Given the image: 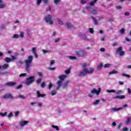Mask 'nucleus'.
Here are the masks:
<instances>
[{"label":"nucleus","instance_id":"56","mask_svg":"<svg viewBox=\"0 0 131 131\" xmlns=\"http://www.w3.org/2000/svg\"><path fill=\"white\" fill-rule=\"evenodd\" d=\"M17 98H21V99H25V97H24V96L23 95H19Z\"/></svg>","mask_w":131,"mask_h":131},{"label":"nucleus","instance_id":"46","mask_svg":"<svg viewBox=\"0 0 131 131\" xmlns=\"http://www.w3.org/2000/svg\"><path fill=\"white\" fill-rule=\"evenodd\" d=\"M127 91L128 92V94L129 95H131V90H130V88H127Z\"/></svg>","mask_w":131,"mask_h":131},{"label":"nucleus","instance_id":"42","mask_svg":"<svg viewBox=\"0 0 131 131\" xmlns=\"http://www.w3.org/2000/svg\"><path fill=\"white\" fill-rule=\"evenodd\" d=\"M19 36L20 37H24V32H20Z\"/></svg>","mask_w":131,"mask_h":131},{"label":"nucleus","instance_id":"32","mask_svg":"<svg viewBox=\"0 0 131 131\" xmlns=\"http://www.w3.org/2000/svg\"><path fill=\"white\" fill-rule=\"evenodd\" d=\"M57 21H58V24H60V25H63V23L62 20H61V19H58Z\"/></svg>","mask_w":131,"mask_h":131},{"label":"nucleus","instance_id":"19","mask_svg":"<svg viewBox=\"0 0 131 131\" xmlns=\"http://www.w3.org/2000/svg\"><path fill=\"white\" fill-rule=\"evenodd\" d=\"M92 18L94 20V24H95V25H98V20L96 19V17L92 16Z\"/></svg>","mask_w":131,"mask_h":131},{"label":"nucleus","instance_id":"63","mask_svg":"<svg viewBox=\"0 0 131 131\" xmlns=\"http://www.w3.org/2000/svg\"><path fill=\"white\" fill-rule=\"evenodd\" d=\"M86 66V63L82 64V67L83 68H85Z\"/></svg>","mask_w":131,"mask_h":131},{"label":"nucleus","instance_id":"33","mask_svg":"<svg viewBox=\"0 0 131 131\" xmlns=\"http://www.w3.org/2000/svg\"><path fill=\"white\" fill-rule=\"evenodd\" d=\"M32 52L33 54L34 53H36V47H33L32 48Z\"/></svg>","mask_w":131,"mask_h":131},{"label":"nucleus","instance_id":"22","mask_svg":"<svg viewBox=\"0 0 131 131\" xmlns=\"http://www.w3.org/2000/svg\"><path fill=\"white\" fill-rule=\"evenodd\" d=\"M51 126L52 127H53V128H55L56 130H60V128H59V126L57 125H52Z\"/></svg>","mask_w":131,"mask_h":131},{"label":"nucleus","instance_id":"10","mask_svg":"<svg viewBox=\"0 0 131 131\" xmlns=\"http://www.w3.org/2000/svg\"><path fill=\"white\" fill-rule=\"evenodd\" d=\"M17 59L15 56H12V58L6 57L4 59V61L6 62V63H10L11 61H14V60H16Z\"/></svg>","mask_w":131,"mask_h":131},{"label":"nucleus","instance_id":"40","mask_svg":"<svg viewBox=\"0 0 131 131\" xmlns=\"http://www.w3.org/2000/svg\"><path fill=\"white\" fill-rule=\"evenodd\" d=\"M100 103V100L97 99L96 101L94 102V105H97V104H99Z\"/></svg>","mask_w":131,"mask_h":131},{"label":"nucleus","instance_id":"47","mask_svg":"<svg viewBox=\"0 0 131 131\" xmlns=\"http://www.w3.org/2000/svg\"><path fill=\"white\" fill-rule=\"evenodd\" d=\"M89 31L90 33H94V30L92 28H89Z\"/></svg>","mask_w":131,"mask_h":131},{"label":"nucleus","instance_id":"59","mask_svg":"<svg viewBox=\"0 0 131 131\" xmlns=\"http://www.w3.org/2000/svg\"><path fill=\"white\" fill-rule=\"evenodd\" d=\"M124 15H125V16H129V12H125L124 13Z\"/></svg>","mask_w":131,"mask_h":131},{"label":"nucleus","instance_id":"54","mask_svg":"<svg viewBox=\"0 0 131 131\" xmlns=\"http://www.w3.org/2000/svg\"><path fill=\"white\" fill-rule=\"evenodd\" d=\"M20 112H19V111H17L15 112V116H16V117H17V116H18V115H19Z\"/></svg>","mask_w":131,"mask_h":131},{"label":"nucleus","instance_id":"62","mask_svg":"<svg viewBox=\"0 0 131 131\" xmlns=\"http://www.w3.org/2000/svg\"><path fill=\"white\" fill-rule=\"evenodd\" d=\"M22 88V85H19L17 87V90H20V89H21Z\"/></svg>","mask_w":131,"mask_h":131},{"label":"nucleus","instance_id":"55","mask_svg":"<svg viewBox=\"0 0 131 131\" xmlns=\"http://www.w3.org/2000/svg\"><path fill=\"white\" fill-rule=\"evenodd\" d=\"M42 52L44 54H47V53H50V51H48V50H42Z\"/></svg>","mask_w":131,"mask_h":131},{"label":"nucleus","instance_id":"11","mask_svg":"<svg viewBox=\"0 0 131 131\" xmlns=\"http://www.w3.org/2000/svg\"><path fill=\"white\" fill-rule=\"evenodd\" d=\"M3 99H13V95L11 94L8 93L3 96Z\"/></svg>","mask_w":131,"mask_h":131},{"label":"nucleus","instance_id":"12","mask_svg":"<svg viewBox=\"0 0 131 131\" xmlns=\"http://www.w3.org/2000/svg\"><path fill=\"white\" fill-rule=\"evenodd\" d=\"M4 8H6V5L3 0H0V9H4Z\"/></svg>","mask_w":131,"mask_h":131},{"label":"nucleus","instance_id":"31","mask_svg":"<svg viewBox=\"0 0 131 131\" xmlns=\"http://www.w3.org/2000/svg\"><path fill=\"white\" fill-rule=\"evenodd\" d=\"M67 26H68V27L69 28H72V27H73V26H72V25H71V24L69 23H67Z\"/></svg>","mask_w":131,"mask_h":131},{"label":"nucleus","instance_id":"36","mask_svg":"<svg viewBox=\"0 0 131 131\" xmlns=\"http://www.w3.org/2000/svg\"><path fill=\"white\" fill-rule=\"evenodd\" d=\"M111 66V64L106 63L104 66V68H108Z\"/></svg>","mask_w":131,"mask_h":131},{"label":"nucleus","instance_id":"61","mask_svg":"<svg viewBox=\"0 0 131 131\" xmlns=\"http://www.w3.org/2000/svg\"><path fill=\"white\" fill-rule=\"evenodd\" d=\"M13 116V113L11 112L9 115H8V117H12Z\"/></svg>","mask_w":131,"mask_h":131},{"label":"nucleus","instance_id":"14","mask_svg":"<svg viewBox=\"0 0 131 131\" xmlns=\"http://www.w3.org/2000/svg\"><path fill=\"white\" fill-rule=\"evenodd\" d=\"M45 96H46V94H40V92L39 91H37V97L38 98H43Z\"/></svg>","mask_w":131,"mask_h":131},{"label":"nucleus","instance_id":"41","mask_svg":"<svg viewBox=\"0 0 131 131\" xmlns=\"http://www.w3.org/2000/svg\"><path fill=\"white\" fill-rule=\"evenodd\" d=\"M54 64H55V60H52L50 61V65H51V66L54 65Z\"/></svg>","mask_w":131,"mask_h":131},{"label":"nucleus","instance_id":"64","mask_svg":"<svg viewBox=\"0 0 131 131\" xmlns=\"http://www.w3.org/2000/svg\"><path fill=\"white\" fill-rule=\"evenodd\" d=\"M123 130L124 131H127V130H128V128L124 127V128H123Z\"/></svg>","mask_w":131,"mask_h":131},{"label":"nucleus","instance_id":"38","mask_svg":"<svg viewBox=\"0 0 131 131\" xmlns=\"http://www.w3.org/2000/svg\"><path fill=\"white\" fill-rule=\"evenodd\" d=\"M60 2H61L60 0H54V3L55 4V5H58Z\"/></svg>","mask_w":131,"mask_h":131},{"label":"nucleus","instance_id":"7","mask_svg":"<svg viewBox=\"0 0 131 131\" xmlns=\"http://www.w3.org/2000/svg\"><path fill=\"white\" fill-rule=\"evenodd\" d=\"M76 54L79 56V57H84V56H86L88 52L84 50H79V51H77Z\"/></svg>","mask_w":131,"mask_h":131},{"label":"nucleus","instance_id":"37","mask_svg":"<svg viewBox=\"0 0 131 131\" xmlns=\"http://www.w3.org/2000/svg\"><path fill=\"white\" fill-rule=\"evenodd\" d=\"M13 38H19V35L17 34L13 35L12 36Z\"/></svg>","mask_w":131,"mask_h":131},{"label":"nucleus","instance_id":"16","mask_svg":"<svg viewBox=\"0 0 131 131\" xmlns=\"http://www.w3.org/2000/svg\"><path fill=\"white\" fill-rule=\"evenodd\" d=\"M69 81H66L63 84H62V89H66L67 86H68L69 84Z\"/></svg>","mask_w":131,"mask_h":131},{"label":"nucleus","instance_id":"5","mask_svg":"<svg viewBox=\"0 0 131 131\" xmlns=\"http://www.w3.org/2000/svg\"><path fill=\"white\" fill-rule=\"evenodd\" d=\"M53 16L51 14H48L45 16V20L46 23L49 24V25H53L54 24V21L52 20Z\"/></svg>","mask_w":131,"mask_h":131},{"label":"nucleus","instance_id":"52","mask_svg":"<svg viewBox=\"0 0 131 131\" xmlns=\"http://www.w3.org/2000/svg\"><path fill=\"white\" fill-rule=\"evenodd\" d=\"M60 38H56V39H55V42H59V41H60Z\"/></svg>","mask_w":131,"mask_h":131},{"label":"nucleus","instance_id":"25","mask_svg":"<svg viewBox=\"0 0 131 131\" xmlns=\"http://www.w3.org/2000/svg\"><path fill=\"white\" fill-rule=\"evenodd\" d=\"M122 76H125V77H127V78H130V75L128 74H125L124 73L122 74Z\"/></svg>","mask_w":131,"mask_h":131},{"label":"nucleus","instance_id":"6","mask_svg":"<svg viewBox=\"0 0 131 131\" xmlns=\"http://www.w3.org/2000/svg\"><path fill=\"white\" fill-rule=\"evenodd\" d=\"M35 79V77L34 76H31L27 78L26 81L25 82V84H26V85H30V84L34 82Z\"/></svg>","mask_w":131,"mask_h":131},{"label":"nucleus","instance_id":"27","mask_svg":"<svg viewBox=\"0 0 131 131\" xmlns=\"http://www.w3.org/2000/svg\"><path fill=\"white\" fill-rule=\"evenodd\" d=\"M69 58L70 59V60H76L77 58L75 56H69Z\"/></svg>","mask_w":131,"mask_h":131},{"label":"nucleus","instance_id":"45","mask_svg":"<svg viewBox=\"0 0 131 131\" xmlns=\"http://www.w3.org/2000/svg\"><path fill=\"white\" fill-rule=\"evenodd\" d=\"M41 3V0H37V6H39Z\"/></svg>","mask_w":131,"mask_h":131},{"label":"nucleus","instance_id":"23","mask_svg":"<svg viewBox=\"0 0 131 131\" xmlns=\"http://www.w3.org/2000/svg\"><path fill=\"white\" fill-rule=\"evenodd\" d=\"M115 94H116L117 95H121V94H123V91H122V90H119L118 91H116Z\"/></svg>","mask_w":131,"mask_h":131},{"label":"nucleus","instance_id":"9","mask_svg":"<svg viewBox=\"0 0 131 131\" xmlns=\"http://www.w3.org/2000/svg\"><path fill=\"white\" fill-rule=\"evenodd\" d=\"M122 47H119L117 49L116 52L118 55H119V56H123L124 55V51H122Z\"/></svg>","mask_w":131,"mask_h":131},{"label":"nucleus","instance_id":"50","mask_svg":"<svg viewBox=\"0 0 131 131\" xmlns=\"http://www.w3.org/2000/svg\"><path fill=\"white\" fill-rule=\"evenodd\" d=\"M65 73H66V74H69V73H70V69L65 71Z\"/></svg>","mask_w":131,"mask_h":131},{"label":"nucleus","instance_id":"13","mask_svg":"<svg viewBox=\"0 0 131 131\" xmlns=\"http://www.w3.org/2000/svg\"><path fill=\"white\" fill-rule=\"evenodd\" d=\"M16 84V82H7L6 83V85H7V86H14V85Z\"/></svg>","mask_w":131,"mask_h":131},{"label":"nucleus","instance_id":"18","mask_svg":"<svg viewBox=\"0 0 131 131\" xmlns=\"http://www.w3.org/2000/svg\"><path fill=\"white\" fill-rule=\"evenodd\" d=\"M79 36L83 39H86V36L84 34H79Z\"/></svg>","mask_w":131,"mask_h":131},{"label":"nucleus","instance_id":"35","mask_svg":"<svg viewBox=\"0 0 131 131\" xmlns=\"http://www.w3.org/2000/svg\"><path fill=\"white\" fill-rule=\"evenodd\" d=\"M27 75L26 73H23L19 75V77H25Z\"/></svg>","mask_w":131,"mask_h":131},{"label":"nucleus","instance_id":"57","mask_svg":"<svg viewBox=\"0 0 131 131\" xmlns=\"http://www.w3.org/2000/svg\"><path fill=\"white\" fill-rule=\"evenodd\" d=\"M53 88V84H52V83H50L49 85V90H51Z\"/></svg>","mask_w":131,"mask_h":131},{"label":"nucleus","instance_id":"8","mask_svg":"<svg viewBox=\"0 0 131 131\" xmlns=\"http://www.w3.org/2000/svg\"><path fill=\"white\" fill-rule=\"evenodd\" d=\"M86 9L90 13H91V14H93V15H97V14H98V11L94 8H92L91 7H86Z\"/></svg>","mask_w":131,"mask_h":131},{"label":"nucleus","instance_id":"39","mask_svg":"<svg viewBox=\"0 0 131 131\" xmlns=\"http://www.w3.org/2000/svg\"><path fill=\"white\" fill-rule=\"evenodd\" d=\"M102 67H103V64L101 63L99 64V65L97 67L98 70H100V69H101V68H102Z\"/></svg>","mask_w":131,"mask_h":131},{"label":"nucleus","instance_id":"20","mask_svg":"<svg viewBox=\"0 0 131 131\" xmlns=\"http://www.w3.org/2000/svg\"><path fill=\"white\" fill-rule=\"evenodd\" d=\"M2 68L4 70L7 69V68H9V64L5 63L2 66Z\"/></svg>","mask_w":131,"mask_h":131},{"label":"nucleus","instance_id":"48","mask_svg":"<svg viewBox=\"0 0 131 131\" xmlns=\"http://www.w3.org/2000/svg\"><path fill=\"white\" fill-rule=\"evenodd\" d=\"M38 75H39V76H40V77H43V74H42V73H41V72H38Z\"/></svg>","mask_w":131,"mask_h":131},{"label":"nucleus","instance_id":"49","mask_svg":"<svg viewBox=\"0 0 131 131\" xmlns=\"http://www.w3.org/2000/svg\"><path fill=\"white\" fill-rule=\"evenodd\" d=\"M36 82L38 84L40 83V82H41V78H39L38 80H37Z\"/></svg>","mask_w":131,"mask_h":131},{"label":"nucleus","instance_id":"26","mask_svg":"<svg viewBox=\"0 0 131 131\" xmlns=\"http://www.w3.org/2000/svg\"><path fill=\"white\" fill-rule=\"evenodd\" d=\"M116 73H118V72H117V71H115V70H113L111 72H110L109 73V74L110 75H111V74H116Z\"/></svg>","mask_w":131,"mask_h":131},{"label":"nucleus","instance_id":"15","mask_svg":"<svg viewBox=\"0 0 131 131\" xmlns=\"http://www.w3.org/2000/svg\"><path fill=\"white\" fill-rule=\"evenodd\" d=\"M27 123H29V121H23L20 122V125H21V126H24V125H26Z\"/></svg>","mask_w":131,"mask_h":131},{"label":"nucleus","instance_id":"21","mask_svg":"<svg viewBox=\"0 0 131 131\" xmlns=\"http://www.w3.org/2000/svg\"><path fill=\"white\" fill-rule=\"evenodd\" d=\"M117 99H124L125 98V96L124 95H119L116 97Z\"/></svg>","mask_w":131,"mask_h":131},{"label":"nucleus","instance_id":"2","mask_svg":"<svg viewBox=\"0 0 131 131\" xmlns=\"http://www.w3.org/2000/svg\"><path fill=\"white\" fill-rule=\"evenodd\" d=\"M32 61H33V56L30 55L28 59L25 61V66H26V70L28 72L29 71V69H30V67H31V63H32Z\"/></svg>","mask_w":131,"mask_h":131},{"label":"nucleus","instance_id":"30","mask_svg":"<svg viewBox=\"0 0 131 131\" xmlns=\"http://www.w3.org/2000/svg\"><path fill=\"white\" fill-rule=\"evenodd\" d=\"M0 116H2V117H5V116H7V112L0 113Z\"/></svg>","mask_w":131,"mask_h":131},{"label":"nucleus","instance_id":"58","mask_svg":"<svg viewBox=\"0 0 131 131\" xmlns=\"http://www.w3.org/2000/svg\"><path fill=\"white\" fill-rule=\"evenodd\" d=\"M43 1L45 5H47L48 4V3H49V0H43Z\"/></svg>","mask_w":131,"mask_h":131},{"label":"nucleus","instance_id":"24","mask_svg":"<svg viewBox=\"0 0 131 131\" xmlns=\"http://www.w3.org/2000/svg\"><path fill=\"white\" fill-rule=\"evenodd\" d=\"M97 1H98V0H94V2L90 3V6L94 7V6H95V4H96Z\"/></svg>","mask_w":131,"mask_h":131},{"label":"nucleus","instance_id":"44","mask_svg":"<svg viewBox=\"0 0 131 131\" xmlns=\"http://www.w3.org/2000/svg\"><path fill=\"white\" fill-rule=\"evenodd\" d=\"M45 86H46V83L45 82V81L42 82V83L41 84V88H45Z\"/></svg>","mask_w":131,"mask_h":131},{"label":"nucleus","instance_id":"34","mask_svg":"<svg viewBox=\"0 0 131 131\" xmlns=\"http://www.w3.org/2000/svg\"><path fill=\"white\" fill-rule=\"evenodd\" d=\"M129 122H131L130 118H127V121L126 122V124H128L129 123Z\"/></svg>","mask_w":131,"mask_h":131},{"label":"nucleus","instance_id":"51","mask_svg":"<svg viewBox=\"0 0 131 131\" xmlns=\"http://www.w3.org/2000/svg\"><path fill=\"white\" fill-rule=\"evenodd\" d=\"M81 4L82 5H84V4H86V2L84 0H81Z\"/></svg>","mask_w":131,"mask_h":131},{"label":"nucleus","instance_id":"17","mask_svg":"<svg viewBox=\"0 0 131 131\" xmlns=\"http://www.w3.org/2000/svg\"><path fill=\"white\" fill-rule=\"evenodd\" d=\"M106 92L108 94H111L113 93V94H115L116 93V91L112 89V90H106Z\"/></svg>","mask_w":131,"mask_h":131},{"label":"nucleus","instance_id":"43","mask_svg":"<svg viewBox=\"0 0 131 131\" xmlns=\"http://www.w3.org/2000/svg\"><path fill=\"white\" fill-rule=\"evenodd\" d=\"M68 98H74V95L70 94L68 95Z\"/></svg>","mask_w":131,"mask_h":131},{"label":"nucleus","instance_id":"3","mask_svg":"<svg viewBox=\"0 0 131 131\" xmlns=\"http://www.w3.org/2000/svg\"><path fill=\"white\" fill-rule=\"evenodd\" d=\"M67 77V75H62L59 76V78L60 80H58L57 82V84L58 85V87L56 88V90H59L62 85V82L64 81V79Z\"/></svg>","mask_w":131,"mask_h":131},{"label":"nucleus","instance_id":"4","mask_svg":"<svg viewBox=\"0 0 131 131\" xmlns=\"http://www.w3.org/2000/svg\"><path fill=\"white\" fill-rule=\"evenodd\" d=\"M100 93H101V88H98L97 89H93L91 92V94H89L88 97H89V98H92L94 95L99 96L100 95Z\"/></svg>","mask_w":131,"mask_h":131},{"label":"nucleus","instance_id":"29","mask_svg":"<svg viewBox=\"0 0 131 131\" xmlns=\"http://www.w3.org/2000/svg\"><path fill=\"white\" fill-rule=\"evenodd\" d=\"M120 32L121 34H124L125 33V30L124 28H122L121 29Z\"/></svg>","mask_w":131,"mask_h":131},{"label":"nucleus","instance_id":"60","mask_svg":"<svg viewBox=\"0 0 131 131\" xmlns=\"http://www.w3.org/2000/svg\"><path fill=\"white\" fill-rule=\"evenodd\" d=\"M33 54L34 55L35 58H38V56L37 55V53H36V52L33 53Z\"/></svg>","mask_w":131,"mask_h":131},{"label":"nucleus","instance_id":"1","mask_svg":"<svg viewBox=\"0 0 131 131\" xmlns=\"http://www.w3.org/2000/svg\"><path fill=\"white\" fill-rule=\"evenodd\" d=\"M94 72V69L92 68H84L82 71L79 73V76H85L86 74H91Z\"/></svg>","mask_w":131,"mask_h":131},{"label":"nucleus","instance_id":"53","mask_svg":"<svg viewBox=\"0 0 131 131\" xmlns=\"http://www.w3.org/2000/svg\"><path fill=\"white\" fill-rule=\"evenodd\" d=\"M56 94V91L55 90H53L51 92V95L52 96H55V94Z\"/></svg>","mask_w":131,"mask_h":131},{"label":"nucleus","instance_id":"28","mask_svg":"<svg viewBox=\"0 0 131 131\" xmlns=\"http://www.w3.org/2000/svg\"><path fill=\"white\" fill-rule=\"evenodd\" d=\"M121 109H123V107H120V108H113L112 109L113 111H118L119 110H121Z\"/></svg>","mask_w":131,"mask_h":131}]
</instances>
